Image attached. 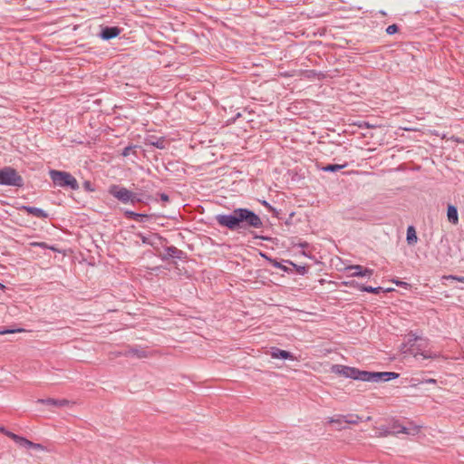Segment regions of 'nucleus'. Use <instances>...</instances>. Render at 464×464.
I'll list each match as a JSON object with an SVG mask.
<instances>
[{
  "mask_svg": "<svg viewBox=\"0 0 464 464\" xmlns=\"http://www.w3.org/2000/svg\"><path fill=\"white\" fill-rule=\"evenodd\" d=\"M217 221L220 226L231 230L237 229L243 223L256 228H259L262 226L260 218L246 208L235 209L228 215H218L217 216Z\"/></svg>",
  "mask_w": 464,
  "mask_h": 464,
  "instance_id": "obj_1",
  "label": "nucleus"
},
{
  "mask_svg": "<svg viewBox=\"0 0 464 464\" xmlns=\"http://www.w3.org/2000/svg\"><path fill=\"white\" fill-rule=\"evenodd\" d=\"M427 346L428 341L426 339L409 334L407 343L403 345L401 351L403 353L411 354L415 358H418V356H421L423 359L434 357V353L425 350Z\"/></svg>",
  "mask_w": 464,
  "mask_h": 464,
  "instance_id": "obj_2",
  "label": "nucleus"
},
{
  "mask_svg": "<svg viewBox=\"0 0 464 464\" xmlns=\"http://www.w3.org/2000/svg\"><path fill=\"white\" fill-rule=\"evenodd\" d=\"M332 372L334 374L341 375L343 377H399V374L392 372H365L359 371L355 368L334 365L332 367Z\"/></svg>",
  "mask_w": 464,
  "mask_h": 464,
  "instance_id": "obj_3",
  "label": "nucleus"
},
{
  "mask_svg": "<svg viewBox=\"0 0 464 464\" xmlns=\"http://www.w3.org/2000/svg\"><path fill=\"white\" fill-rule=\"evenodd\" d=\"M49 175L55 186L69 187L73 190L79 188L76 179L68 172L53 169L50 170Z\"/></svg>",
  "mask_w": 464,
  "mask_h": 464,
  "instance_id": "obj_4",
  "label": "nucleus"
},
{
  "mask_svg": "<svg viewBox=\"0 0 464 464\" xmlns=\"http://www.w3.org/2000/svg\"><path fill=\"white\" fill-rule=\"evenodd\" d=\"M109 193L112 195L115 198H117L119 201L124 204L135 203L140 201L136 194L127 189L126 188L121 187L119 185H111L109 188Z\"/></svg>",
  "mask_w": 464,
  "mask_h": 464,
  "instance_id": "obj_5",
  "label": "nucleus"
},
{
  "mask_svg": "<svg viewBox=\"0 0 464 464\" xmlns=\"http://www.w3.org/2000/svg\"><path fill=\"white\" fill-rule=\"evenodd\" d=\"M0 185L21 187L23 179L15 169L5 167L0 170Z\"/></svg>",
  "mask_w": 464,
  "mask_h": 464,
  "instance_id": "obj_6",
  "label": "nucleus"
},
{
  "mask_svg": "<svg viewBox=\"0 0 464 464\" xmlns=\"http://www.w3.org/2000/svg\"><path fill=\"white\" fill-rule=\"evenodd\" d=\"M345 271L350 276L371 277L373 274L372 269L366 268L360 265L349 266L345 267Z\"/></svg>",
  "mask_w": 464,
  "mask_h": 464,
  "instance_id": "obj_7",
  "label": "nucleus"
},
{
  "mask_svg": "<svg viewBox=\"0 0 464 464\" xmlns=\"http://www.w3.org/2000/svg\"><path fill=\"white\" fill-rule=\"evenodd\" d=\"M37 402L43 403V404L53 405V406H55V407H65V406H70V405H73L74 404V402L70 401L65 400V399L55 400V399H51V398H48V399H39L37 401Z\"/></svg>",
  "mask_w": 464,
  "mask_h": 464,
  "instance_id": "obj_8",
  "label": "nucleus"
},
{
  "mask_svg": "<svg viewBox=\"0 0 464 464\" xmlns=\"http://www.w3.org/2000/svg\"><path fill=\"white\" fill-rule=\"evenodd\" d=\"M269 354L274 359H284V360H286V359L293 360L294 359V356L289 352L281 350V349H278L276 347L271 348Z\"/></svg>",
  "mask_w": 464,
  "mask_h": 464,
  "instance_id": "obj_9",
  "label": "nucleus"
},
{
  "mask_svg": "<svg viewBox=\"0 0 464 464\" xmlns=\"http://www.w3.org/2000/svg\"><path fill=\"white\" fill-rule=\"evenodd\" d=\"M18 209L26 211L28 214H31L36 218H47V214L43 209L38 208L21 206L18 208Z\"/></svg>",
  "mask_w": 464,
  "mask_h": 464,
  "instance_id": "obj_10",
  "label": "nucleus"
},
{
  "mask_svg": "<svg viewBox=\"0 0 464 464\" xmlns=\"http://www.w3.org/2000/svg\"><path fill=\"white\" fill-rule=\"evenodd\" d=\"M423 427V424H418L412 420H408L406 435L416 436L420 432Z\"/></svg>",
  "mask_w": 464,
  "mask_h": 464,
  "instance_id": "obj_11",
  "label": "nucleus"
},
{
  "mask_svg": "<svg viewBox=\"0 0 464 464\" xmlns=\"http://www.w3.org/2000/svg\"><path fill=\"white\" fill-rule=\"evenodd\" d=\"M447 217H448V220L450 223H452L454 225L458 224L459 216H458V210H457L456 207H454L452 205H450L448 207Z\"/></svg>",
  "mask_w": 464,
  "mask_h": 464,
  "instance_id": "obj_12",
  "label": "nucleus"
},
{
  "mask_svg": "<svg viewBox=\"0 0 464 464\" xmlns=\"http://www.w3.org/2000/svg\"><path fill=\"white\" fill-rule=\"evenodd\" d=\"M119 34H120V29H118L117 27H106L102 31V36L103 39L109 40V39L118 36Z\"/></svg>",
  "mask_w": 464,
  "mask_h": 464,
  "instance_id": "obj_13",
  "label": "nucleus"
},
{
  "mask_svg": "<svg viewBox=\"0 0 464 464\" xmlns=\"http://www.w3.org/2000/svg\"><path fill=\"white\" fill-rule=\"evenodd\" d=\"M11 439L16 444H18L20 447L30 449V447L32 446V441L31 440H27L24 437L19 436L17 434L12 435Z\"/></svg>",
  "mask_w": 464,
  "mask_h": 464,
  "instance_id": "obj_14",
  "label": "nucleus"
},
{
  "mask_svg": "<svg viewBox=\"0 0 464 464\" xmlns=\"http://www.w3.org/2000/svg\"><path fill=\"white\" fill-rule=\"evenodd\" d=\"M392 429L393 430L392 431V435H398L400 433L406 434V431H407V426H404V425L401 424L400 421L397 420H394L392 421Z\"/></svg>",
  "mask_w": 464,
  "mask_h": 464,
  "instance_id": "obj_15",
  "label": "nucleus"
},
{
  "mask_svg": "<svg viewBox=\"0 0 464 464\" xmlns=\"http://www.w3.org/2000/svg\"><path fill=\"white\" fill-rule=\"evenodd\" d=\"M328 423L336 424L337 430H341L343 427L342 426L344 422V415H335L327 419Z\"/></svg>",
  "mask_w": 464,
  "mask_h": 464,
  "instance_id": "obj_16",
  "label": "nucleus"
},
{
  "mask_svg": "<svg viewBox=\"0 0 464 464\" xmlns=\"http://www.w3.org/2000/svg\"><path fill=\"white\" fill-rule=\"evenodd\" d=\"M417 235L414 227L412 226H410L407 229V242L410 245L415 244L417 242Z\"/></svg>",
  "mask_w": 464,
  "mask_h": 464,
  "instance_id": "obj_17",
  "label": "nucleus"
},
{
  "mask_svg": "<svg viewBox=\"0 0 464 464\" xmlns=\"http://www.w3.org/2000/svg\"><path fill=\"white\" fill-rule=\"evenodd\" d=\"M390 435H392V432L389 430L386 427L382 426L379 428H375V437L382 438V437H388Z\"/></svg>",
  "mask_w": 464,
  "mask_h": 464,
  "instance_id": "obj_18",
  "label": "nucleus"
},
{
  "mask_svg": "<svg viewBox=\"0 0 464 464\" xmlns=\"http://www.w3.org/2000/svg\"><path fill=\"white\" fill-rule=\"evenodd\" d=\"M148 142L150 145H152V146H154V147H156L158 149H164L166 147V140L164 139H162V138H160V139H152V138H150V139L148 140Z\"/></svg>",
  "mask_w": 464,
  "mask_h": 464,
  "instance_id": "obj_19",
  "label": "nucleus"
},
{
  "mask_svg": "<svg viewBox=\"0 0 464 464\" xmlns=\"http://www.w3.org/2000/svg\"><path fill=\"white\" fill-rule=\"evenodd\" d=\"M362 420V417L357 414L344 415V422L348 424H357Z\"/></svg>",
  "mask_w": 464,
  "mask_h": 464,
  "instance_id": "obj_20",
  "label": "nucleus"
},
{
  "mask_svg": "<svg viewBox=\"0 0 464 464\" xmlns=\"http://www.w3.org/2000/svg\"><path fill=\"white\" fill-rule=\"evenodd\" d=\"M346 164L339 165V164H329L322 168V169L325 172H334L340 170L345 168Z\"/></svg>",
  "mask_w": 464,
  "mask_h": 464,
  "instance_id": "obj_21",
  "label": "nucleus"
},
{
  "mask_svg": "<svg viewBox=\"0 0 464 464\" xmlns=\"http://www.w3.org/2000/svg\"><path fill=\"white\" fill-rule=\"evenodd\" d=\"M359 289L362 291L372 293V294H379L382 288V287H372V286H359Z\"/></svg>",
  "mask_w": 464,
  "mask_h": 464,
  "instance_id": "obj_22",
  "label": "nucleus"
},
{
  "mask_svg": "<svg viewBox=\"0 0 464 464\" xmlns=\"http://www.w3.org/2000/svg\"><path fill=\"white\" fill-rule=\"evenodd\" d=\"M30 449L37 450V451H48V450L44 445H42L40 443H34L33 441H32V446L30 447Z\"/></svg>",
  "mask_w": 464,
  "mask_h": 464,
  "instance_id": "obj_23",
  "label": "nucleus"
},
{
  "mask_svg": "<svg viewBox=\"0 0 464 464\" xmlns=\"http://www.w3.org/2000/svg\"><path fill=\"white\" fill-rule=\"evenodd\" d=\"M125 216L129 218H133L135 220H137L140 217H145L144 215H141V214H137L135 212H132V211H126L125 212Z\"/></svg>",
  "mask_w": 464,
  "mask_h": 464,
  "instance_id": "obj_24",
  "label": "nucleus"
},
{
  "mask_svg": "<svg viewBox=\"0 0 464 464\" xmlns=\"http://www.w3.org/2000/svg\"><path fill=\"white\" fill-rule=\"evenodd\" d=\"M388 34H393L398 32V26L396 24L389 25L386 29Z\"/></svg>",
  "mask_w": 464,
  "mask_h": 464,
  "instance_id": "obj_25",
  "label": "nucleus"
},
{
  "mask_svg": "<svg viewBox=\"0 0 464 464\" xmlns=\"http://www.w3.org/2000/svg\"><path fill=\"white\" fill-rule=\"evenodd\" d=\"M443 278L456 280L458 282L464 283V276H445Z\"/></svg>",
  "mask_w": 464,
  "mask_h": 464,
  "instance_id": "obj_26",
  "label": "nucleus"
},
{
  "mask_svg": "<svg viewBox=\"0 0 464 464\" xmlns=\"http://www.w3.org/2000/svg\"><path fill=\"white\" fill-rule=\"evenodd\" d=\"M24 330L23 329H17V330H8V329H1L0 328V335H3V334H13V333H16V332H23Z\"/></svg>",
  "mask_w": 464,
  "mask_h": 464,
  "instance_id": "obj_27",
  "label": "nucleus"
},
{
  "mask_svg": "<svg viewBox=\"0 0 464 464\" xmlns=\"http://www.w3.org/2000/svg\"><path fill=\"white\" fill-rule=\"evenodd\" d=\"M0 432L4 433L5 435H6L7 437H9L11 439V436L12 435H14V433L7 430L5 427L3 426H0Z\"/></svg>",
  "mask_w": 464,
  "mask_h": 464,
  "instance_id": "obj_28",
  "label": "nucleus"
},
{
  "mask_svg": "<svg viewBox=\"0 0 464 464\" xmlns=\"http://www.w3.org/2000/svg\"><path fill=\"white\" fill-rule=\"evenodd\" d=\"M132 150L131 147H127L122 151V156L127 157L130 155V151Z\"/></svg>",
  "mask_w": 464,
  "mask_h": 464,
  "instance_id": "obj_29",
  "label": "nucleus"
},
{
  "mask_svg": "<svg viewBox=\"0 0 464 464\" xmlns=\"http://www.w3.org/2000/svg\"><path fill=\"white\" fill-rule=\"evenodd\" d=\"M84 188L90 191H92L93 189L91 188V183L89 181H86L84 183Z\"/></svg>",
  "mask_w": 464,
  "mask_h": 464,
  "instance_id": "obj_30",
  "label": "nucleus"
},
{
  "mask_svg": "<svg viewBox=\"0 0 464 464\" xmlns=\"http://www.w3.org/2000/svg\"><path fill=\"white\" fill-rule=\"evenodd\" d=\"M160 198L163 200V201H169V196L166 195V194H161L160 195Z\"/></svg>",
  "mask_w": 464,
  "mask_h": 464,
  "instance_id": "obj_31",
  "label": "nucleus"
},
{
  "mask_svg": "<svg viewBox=\"0 0 464 464\" xmlns=\"http://www.w3.org/2000/svg\"><path fill=\"white\" fill-rule=\"evenodd\" d=\"M426 382H427V383H435V382H436V380H435V379H433V378L427 379Z\"/></svg>",
  "mask_w": 464,
  "mask_h": 464,
  "instance_id": "obj_32",
  "label": "nucleus"
},
{
  "mask_svg": "<svg viewBox=\"0 0 464 464\" xmlns=\"http://www.w3.org/2000/svg\"><path fill=\"white\" fill-rule=\"evenodd\" d=\"M33 246H45L44 243H32Z\"/></svg>",
  "mask_w": 464,
  "mask_h": 464,
  "instance_id": "obj_33",
  "label": "nucleus"
},
{
  "mask_svg": "<svg viewBox=\"0 0 464 464\" xmlns=\"http://www.w3.org/2000/svg\"><path fill=\"white\" fill-rule=\"evenodd\" d=\"M396 285H402L403 283L402 282H399V281H395Z\"/></svg>",
  "mask_w": 464,
  "mask_h": 464,
  "instance_id": "obj_34",
  "label": "nucleus"
},
{
  "mask_svg": "<svg viewBox=\"0 0 464 464\" xmlns=\"http://www.w3.org/2000/svg\"><path fill=\"white\" fill-rule=\"evenodd\" d=\"M345 285H354L353 282H352V283H345Z\"/></svg>",
  "mask_w": 464,
  "mask_h": 464,
  "instance_id": "obj_35",
  "label": "nucleus"
},
{
  "mask_svg": "<svg viewBox=\"0 0 464 464\" xmlns=\"http://www.w3.org/2000/svg\"><path fill=\"white\" fill-rule=\"evenodd\" d=\"M372 420V417H371V416H369V417H367V418H366V420Z\"/></svg>",
  "mask_w": 464,
  "mask_h": 464,
  "instance_id": "obj_36",
  "label": "nucleus"
},
{
  "mask_svg": "<svg viewBox=\"0 0 464 464\" xmlns=\"http://www.w3.org/2000/svg\"><path fill=\"white\" fill-rule=\"evenodd\" d=\"M362 381H369L370 379H366V378H363L362 379Z\"/></svg>",
  "mask_w": 464,
  "mask_h": 464,
  "instance_id": "obj_37",
  "label": "nucleus"
},
{
  "mask_svg": "<svg viewBox=\"0 0 464 464\" xmlns=\"http://www.w3.org/2000/svg\"><path fill=\"white\" fill-rule=\"evenodd\" d=\"M384 381H389L390 379L389 378H386V379H383Z\"/></svg>",
  "mask_w": 464,
  "mask_h": 464,
  "instance_id": "obj_38",
  "label": "nucleus"
}]
</instances>
